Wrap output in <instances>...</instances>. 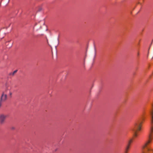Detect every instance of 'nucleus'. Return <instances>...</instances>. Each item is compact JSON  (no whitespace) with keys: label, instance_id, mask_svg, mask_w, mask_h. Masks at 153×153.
<instances>
[{"label":"nucleus","instance_id":"obj_1","mask_svg":"<svg viewBox=\"0 0 153 153\" xmlns=\"http://www.w3.org/2000/svg\"><path fill=\"white\" fill-rule=\"evenodd\" d=\"M142 123V122L140 120H138V121L135 123L134 126L132 129L134 133V136L135 137L137 136V131L140 130Z\"/></svg>","mask_w":153,"mask_h":153},{"label":"nucleus","instance_id":"obj_2","mask_svg":"<svg viewBox=\"0 0 153 153\" xmlns=\"http://www.w3.org/2000/svg\"><path fill=\"white\" fill-rule=\"evenodd\" d=\"M153 133V127L152 126L150 128V133L149 135L148 139L146 143L143 146V148H145L151 142L153 138V137L152 134Z\"/></svg>","mask_w":153,"mask_h":153},{"label":"nucleus","instance_id":"obj_3","mask_svg":"<svg viewBox=\"0 0 153 153\" xmlns=\"http://www.w3.org/2000/svg\"><path fill=\"white\" fill-rule=\"evenodd\" d=\"M7 116V115L4 113L0 114V124H1L2 125L5 123Z\"/></svg>","mask_w":153,"mask_h":153},{"label":"nucleus","instance_id":"obj_4","mask_svg":"<svg viewBox=\"0 0 153 153\" xmlns=\"http://www.w3.org/2000/svg\"><path fill=\"white\" fill-rule=\"evenodd\" d=\"M7 95L3 93L1 96L0 100L3 102H4L7 100Z\"/></svg>","mask_w":153,"mask_h":153},{"label":"nucleus","instance_id":"obj_5","mask_svg":"<svg viewBox=\"0 0 153 153\" xmlns=\"http://www.w3.org/2000/svg\"><path fill=\"white\" fill-rule=\"evenodd\" d=\"M152 109L150 112V115L151 118V123H153V103L152 104Z\"/></svg>","mask_w":153,"mask_h":153},{"label":"nucleus","instance_id":"obj_6","mask_svg":"<svg viewBox=\"0 0 153 153\" xmlns=\"http://www.w3.org/2000/svg\"><path fill=\"white\" fill-rule=\"evenodd\" d=\"M133 142V139H131L130 140H129L128 144L127 146H130L131 143Z\"/></svg>","mask_w":153,"mask_h":153},{"label":"nucleus","instance_id":"obj_7","mask_svg":"<svg viewBox=\"0 0 153 153\" xmlns=\"http://www.w3.org/2000/svg\"><path fill=\"white\" fill-rule=\"evenodd\" d=\"M130 147L127 146L125 148V153H128V150L129 149Z\"/></svg>","mask_w":153,"mask_h":153},{"label":"nucleus","instance_id":"obj_8","mask_svg":"<svg viewBox=\"0 0 153 153\" xmlns=\"http://www.w3.org/2000/svg\"><path fill=\"white\" fill-rule=\"evenodd\" d=\"M17 70H16L15 71H14L13 73H10V75L13 76L14 75V74L17 72Z\"/></svg>","mask_w":153,"mask_h":153},{"label":"nucleus","instance_id":"obj_9","mask_svg":"<svg viewBox=\"0 0 153 153\" xmlns=\"http://www.w3.org/2000/svg\"><path fill=\"white\" fill-rule=\"evenodd\" d=\"M2 101H1V100H0V108L1 107V105H2Z\"/></svg>","mask_w":153,"mask_h":153},{"label":"nucleus","instance_id":"obj_10","mask_svg":"<svg viewBox=\"0 0 153 153\" xmlns=\"http://www.w3.org/2000/svg\"><path fill=\"white\" fill-rule=\"evenodd\" d=\"M147 150L148 151L150 150L148 148H147Z\"/></svg>","mask_w":153,"mask_h":153},{"label":"nucleus","instance_id":"obj_11","mask_svg":"<svg viewBox=\"0 0 153 153\" xmlns=\"http://www.w3.org/2000/svg\"><path fill=\"white\" fill-rule=\"evenodd\" d=\"M12 94V93L11 92H10V95H11Z\"/></svg>","mask_w":153,"mask_h":153},{"label":"nucleus","instance_id":"obj_12","mask_svg":"<svg viewBox=\"0 0 153 153\" xmlns=\"http://www.w3.org/2000/svg\"><path fill=\"white\" fill-rule=\"evenodd\" d=\"M137 55L138 56H139V52H138L137 53Z\"/></svg>","mask_w":153,"mask_h":153},{"label":"nucleus","instance_id":"obj_13","mask_svg":"<svg viewBox=\"0 0 153 153\" xmlns=\"http://www.w3.org/2000/svg\"><path fill=\"white\" fill-rule=\"evenodd\" d=\"M9 1H10V0H8L7 3H9Z\"/></svg>","mask_w":153,"mask_h":153},{"label":"nucleus","instance_id":"obj_14","mask_svg":"<svg viewBox=\"0 0 153 153\" xmlns=\"http://www.w3.org/2000/svg\"><path fill=\"white\" fill-rule=\"evenodd\" d=\"M95 53H96V49H95Z\"/></svg>","mask_w":153,"mask_h":153},{"label":"nucleus","instance_id":"obj_15","mask_svg":"<svg viewBox=\"0 0 153 153\" xmlns=\"http://www.w3.org/2000/svg\"><path fill=\"white\" fill-rule=\"evenodd\" d=\"M152 42L151 43V44H152Z\"/></svg>","mask_w":153,"mask_h":153},{"label":"nucleus","instance_id":"obj_16","mask_svg":"<svg viewBox=\"0 0 153 153\" xmlns=\"http://www.w3.org/2000/svg\"><path fill=\"white\" fill-rule=\"evenodd\" d=\"M153 41V40H152V41Z\"/></svg>","mask_w":153,"mask_h":153}]
</instances>
